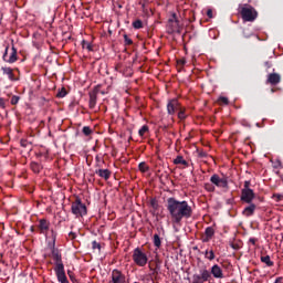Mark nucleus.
Listing matches in <instances>:
<instances>
[{
	"instance_id": "obj_1",
	"label": "nucleus",
	"mask_w": 283,
	"mask_h": 283,
	"mask_svg": "<svg viewBox=\"0 0 283 283\" xmlns=\"http://www.w3.org/2000/svg\"><path fill=\"white\" fill-rule=\"evenodd\" d=\"M166 209L172 224H180L182 220H189L193 216V208L187 200H178L175 197H169L166 200Z\"/></svg>"
},
{
	"instance_id": "obj_2",
	"label": "nucleus",
	"mask_w": 283,
	"mask_h": 283,
	"mask_svg": "<svg viewBox=\"0 0 283 283\" xmlns=\"http://www.w3.org/2000/svg\"><path fill=\"white\" fill-rule=\"evenodd\" d=\"M51 238L52 241L48 243V247L51 251V254L49 256L52 258V260H54L55 266H64L61 251L59 250V248H56V231L51 230Z\"/></svg>"
},
{
	"instance_id": "obj_3",
	"label": "nucleus",
	"mask_w": 283,
	"mask_h": 283,
	"mask_svg": "<svg viewBox=\"0 0 283 283\" xmlns=\"http://www.w3.org/2000/svg\"><path fill=\"white\" fill-rule=\"evenodd\" d=\"M239 12L243 21L253 23L258 19V11L251 4H244L240 7Z\"/></svg>"
},
{
	"instance_id": "obj_4",
	"label": "nucleus",
	"mask_w": 283,
	"mask_h": 283,
	"mask_svg": "<svg viewBox=\"0 0 283 283\" xmlns=\"http://www.w3.org/2000/svg\"><path fill=\"white\" fill-rule=\"evenodd\" d=\"M133 262H135V264L137 266H146L147 262H149V259L147 258V254L145 252H143V250L140 248H136L133 251Z\"/></svg>"
},
{
	"instance_id": "obj_5",
	"label": "nucleus",
	"mask_w": 283,
	"mask_h": 283,
	"mask_svg": "<svg viewBox=\"0 0 283 283\" xmlns=\"http://www.w3.org/2000/svg\"><path fill=\"white\" fill-rule=\"evenodd\" d=\"M8 52H10V55H8ZM2 61H4V63H10V64L17 63V61H19L18 51L14 45H12L10 51V44H7L4 49V53L2 55Z\"/></svg>"
},
{
	"instance_id": "obj_6",
	"label": "nucleus",
	"mask_w": 283,
	"mask_h": 283,
	"mask_svg": "<svg viewBox=\"0 0 283 283\" xmlns=\"http://www.w3.org/2000/svg\"><path fill=\"white\" fill-rule=\"evenodd\" d=\"M210 182L218 189H229V177H220L218 174H213L210 177Z\"/></svg>"
},
{
	"instance_id": "obj_7",
	"label": "nucleus",
	"mask_w": 283,
	"mask_h": 283,
	"mask_svg": "<svg viewBox=\"0 0 283 283\" xmlns=\"http://www.w3.org/2000/svg\"><path fill=\"white\" fill-rule=\"evenodd\" d=\"M211 282V272L207 268L200 269L199 273L192 275L191 283Z\"/></svg>"
},
{
	"instance_id": "obj_8",
	"label": "nucleus",
	"mask_w": 283,
	"mask_h": 283,
	"mask_svg": "<svg viewBox=\"0 0 283 283\" xmlns=\"http://www.w3.org/2000/svg\"><path fill=\"white\" fill-rule=\"evenodd\" d=\"M71 211L74 216H87V207L81 201V199H76L72 203Z\"/></svg>"
},
{
	"instance_id": "obj_9",
	"label": "nucleus",
	"mask_w": 283,
	"mask_h": 283,
	"mask_svg": "<svg viewBox=\"0 0 283 283\" xmlns=\"http://www.w3.org/2000/svg\"><path fill=\"white\" fill-rule=\"evenodd\" d=\"M255 200V192L253 189L241 190V201L251 205Z\"/></svg>"
},
{
	"instance_id": "obj_10",
	"label": "nucleus",
	"mask_w": 283,
	"mask_h": 283,
	"mask_svg": "<svg viewBox=\"0 0 283 283\" xmlns=\"http://www.w3.org/2000/svg\"><path fill=\"white\" fill-rule=\"evenodd\" d=\"M111 279V283H127V276L116 269L112 271Z\"/></svg>"
},
{
	"instance_id": "obj_11",
	"label": "nucleus",
	"mask_w": 283,
	"mask_h": 283,
	"mask_svg": "<svg viewBox=\"0 0 283 283\" xmlns=\"http://www.w3.org/2000/svg\"><path fill=\"white\" fill-rule=\"evenodd\" d=\"M36 230L41 235H46L50 231V221H48V219H40L38 221Z\"/></svg>"
},
{
	"instance_id": "obj_12",
	"label": "nucleus",
	"mask_w": 283,
	"mask_h": 283,
	"mask_svg": "<svg viewBox=\"0 0 283 283\" xmlns=\"http://www.w3.org/2000/svg\"><path fill=\"white\" fill-rule=\"evenodd\" d=\"M178 109H180V102H178V98L169 99L167 103V112L169 116H174Z\"/></svg>"
},
{
	"instance_id": "obj_13",
	"label": "nucleus",
	"mask_w": 283,
	"mask_h": 283,
	"mask_svg": "<svg viewBox=\"0 0 283 283\" xmlns=\"http://www.w3.org/2000/svg\"><path fill=\"white\" fill-rule=\"evenodd\" d=\"M54 271L60 283H70L67 275H65V265L55 266Z\"/></svg>"
},
{
	"instance_id": "obj_14",
	"label": "nucleus",
	"mask_w": 283,
	"mask_h": 283,
	"mask_svg": "<svg viewBox=\"0 0 283 283\" xmlns=\"http://www.w3.org/2000/svg\"><path fill=\"white\" fill-rule=\"evenodd\" d=\"M210 275H213L217 280H222L224 277V274L222 273V268L220 265L214 264L211 268V271H209Z\"/></svg>"
},
{
	"instance_id": "obj_15",
	"label": "nucleus",
	"mask_w": 283,
	"mask_h": 283,
	"mask_svg": "<svg viewBox=\"0 0 283 283\" xmlns=\"http://www.w3.org/2000/svg\"><path fill=\"white\" fill-rule=\"evenodd\" d=\"M282 81V76L279 73H270L268 75L266 83H270V85H277Z\"/></svg>"
},
{
	"instance_id": "obj_16",
	"label": "nucleus",
	"mask_w": 283,
	"mask_h": 283,
	"mask_svg": "<svg viewBox=\"0 0 283 283\" xmlns=\"http://www.w3.org/2000/svg\"><path fill=\"white\" fill-rule=\"evenodd\" d=\"M216 235V230L212 227H208L205 230V235L202 237V242H211V239Z\"/></svg>"
},
{
	"instance_id": "obj_17",
	"label": "nucleus",
	"mask_w": 283,
	"mask_h": 283,
	"mask_svg": "<svg viewBox=\"0 0 283 283\" xmlns=\"http://www.w3.org/2000/svg\"><path fill=\"white\" fill-rule=\"evenodd\" d=\"M1 72L8 76L9 81H18V78L14 76V71L12 70V67L2 66Z\"/></svg>"
},
{
	"instance_id": "obj_18",
	"label": "nucleus",
	"mask_w": 283,
	"mask_h": 283,
	"mask_svg": "<svg viewBox=\"0 0 283 283\" xmlns=\"http://www.w3.org/2000/svg\"><path fill=\"white\" fill-rule=\"evenodd\" d=\"M256 206L255 203H250L248 207H245L242 211V216L245 218H251L255 213Z\"/></svg>"
},
{
	"instance_id": "obj_19",
	"label": "nucleus",
	"mask_w": 283,
	"mask_h": 283,
	"mask_svg": "<svg viewBox=\"0 0 283 283\" xmlns=\"http://www.w3.org/2000/svg\"><path fill=\"white\" fill-rule=\"evenodd\" d=\"M95 174L96 176H99V178H103L104 180L112 178V171L109 169H96Z\"/></svg>"
},
{
	"instance_id": "obj_20",
	"label": "nucleus",
	"mask_w": 283,
	"mask_h": 283,
	"mask_svg": "<svg viewBox=\"0 0 283 283\" xmlns=\"http://www.w3.org/2000/svg\"><path fill=\"white\" fill-rule=\"evenodd\" d=\"M88 96H90L88 107L90 109H94V107H96V101H98V96L92 93H88Z\"/></svg>"
},
{
	"instance_id": "obj_21",
	"label": "nucleus",
	"mask_w": 283,
	"mask_h": 283,
	"mask_svg": "<svg viewBox=\"0 0 283 283\" xmlns=\"http://www.w3.org/2000/svg\"><path fill=\"white\" fill-rule=\"evenodd\" d=\"M174 165H184V167H189V163L185 160L182 156H177V158L174 159Z\"/></svg>"
},
{
	"instance_id": "obj_22",
	"label": "nucleus",
	"mask_w": 283,
	"mask_h": 283,
	"mask_svg": "<svg viewBox=\"0 0 283 283\" xmlns=\"http://www.w3.org/2000/svg\"><path fill=\"white\" fill-rule=\"evenodd\" d=\"M203 255L206 260H209L210 262H212V260H216V252H213V250H206L203 252Z\"/></svg>"
},
{
	"instance_id": "obj_23",
	"label": "nucleus",
	"mask_w": 283,
	"mask_h": 283,
	"mask_svg": "<svg viewBox=\"0 0 283 283\" xmlns=\"http://www.w3.org/2000/svg\"><path fill=\"white\" fill-rule=\"evenodd\" d=\"M261 262L265 264L266 266H275V263L271 261L270 255L261 256Z\"/></svg>"
},
{
	"instance_id": "obj_24",
	"label": "nucleus",
	"mask_w": 283,
	"mask_h": 283,
	"mask_svg": "<svg viewBox=\"0 0 283 283\" xmlns=\"http://www.w3.org/2000/svg\"><path fill=\"white\" fill-rule=\"evenodd\" d=\"M153 242H154V247H156V249H160V247H163V241L160 240V235H158V234H154Z\"/></svg>"
},
{
	"instance_id": "obj_25",
	"label": "nucleus",
	"mask_w": 283,
	"mask_h": 283,
	"mask_svg": "<svg viewBox=\"0 0 283 283\" xmlns=\"http://www.w3.org/2000/svg\"><path fill=\"white\" fill-rule=\"evenodd\" d=\"M138 169L139 171H142V174H147V171H149V166L147 165V163L142 161L138 165Z\"/></svg>"
},
{
	"instance_id": "obj_26",
	"label": "nucleus",
	"mask_w": 283,
	"mask_h": 283,
	"mask_svg": "<svg viewBox=\"0 0 283 283\" xmlns=\"http://www.w3.org/2000/svg\"><path fill=\"white\" fill-rule=\"evenodd\" d=\"M177 112H178V118H180V120H185V118H187V114L185 113L186 112L185 107L179 106Z\"/></svg>"
},
{
	"instance_id": "obj_27",
	"label": "nucleus",
	"mask_w": 283,
	"mask_h": 283,
	"mask_svg": "<svg viewBox=\"0 0 283 283\" xmlns=\"http://www.w3.org/2000/svg\"><path fill=\"white\" fill-rule=\"evenodd\" d=\"M149 205L154 211H158V209H160V205H158V199L156 198L150 199Z\"/></svg>"
},
{
	"instance_id": "obj_28",
	"label": "nucleus",
	"mask_w": 283,
	"mask_h": 283,
	"mask_svg": "<svg viewBox=\"0 0 283 283\" xmlns=\"http://www.w3.org/2000/svg\"><path fill=\"white\" fill-rule=\"evenodd\" d=\"M203 187L206 191H209V193H213V191H216V186L211 181L210 184L209 182L205 184Z\"/></svg>"
},
{
	"instance_id": "obj_29",
	"label": "nucleus",
	"mask_w": 283,
	"mask_h": 283,
	"mask_svg": "<svg viewBox=\"0 0 283 283\" xmlns=\"http://www.w3.org/2000/svg\"><path fill=\"white\" fill-rule=\"evenodd\" d=\"M67 96V90L65 87H62L57 93H56V98H65Z\"/></svg>"
},
{
	"instance_id": "obj_30",
	"label": "nucleus",
	"mask_w": 283,
	"mask_h": 283,
	"mask_svg": "<svg viewBox=\"0 0 283 283\" xmlns=\"http://www.w3.org/2000/svg\"><path fill=\"white\" fill-rule=\"evenodd\" d=\"M82 48L88 50V52H92L94 50V46H92V43H90L85 40L82 41Z\"/></svg>"
},
{
	"instance_id": "obj_31",
	"label": "nucleus",
	"mask_w": 283,
	"mask_h": 283,
	"mask_svg": "<svg viewBox=\"0 0 283 283\" xmlns=\"http://www.w3.org/2000/svg\"><path fill=\"white\" fill-rule=\"evenodd\" d=\"M31 169L32 171H34V174H39L41 171V167L39 166L38 163H34V161L31 163Z\"/></svg>"
},
{
	"instance_id": "obj_32",
	"label": "nucleus",
	"mask_w": 283,
	"mask_h": 283,
	"mask_svg": "<svg viewBox=\"0 0 283 283\" xmlns=\"http://www.w3.org/2000/svg\"><path fill=\"white\" fill-rule=\"evenodd\" d=\"M133 28H134L135 30H140V28H143V20H135V21L133 22Z\"/></svg>"
},
{
	"instance_id": "obj_33",
	"label": "nucleus",
	"mask_w": 283,
	"mask_h": 283,
	"mask_svg": "<svg viewBox=\"0 0 283 283\" xmlns=\"http://www.w3.org/2000/svg\"><path fill=\"white\" fill-rule=\"evenodd\" d=\"M218 103H219V105H229V98L224 97V96H220L218 98Z\"/></svg>"
},
{
	"instance_id": "obj_34",
	"label": "nucleus",
	"mask_w": 283,
	"mask_h": 283,
	"mask_svg": "<svg viewBox=\"0 0 283 283\" xmlns=\"http://www.w3.org/2000/svg\"><path fill=\"white\" fill-rule=\"evenodd\" d=\"M244 39H251L253 36V32L250 29H243Z\"/></svg>"
},
{
	"instance_id": "obj_35",
	"label": "nucleus",
	"mask_w": 283,
	"mask_h": 283,
	"mask_svg": "<svg viewBox=\"0 0 283 283\" xmlns=\"http://www.w3.org/2000/svg\"><path fill=\"white\" fill-rule=\"evenodd\" d=\"M124 43L125 45H133L134 41L127 34H124Z\"/></svg>"
},
{
	"instance_id": "obj_36",
	"label": "nucleus",
	"mask_w": 283,
	"mask_h": 283,
	"mask_svg": "<svg viewBox=\"0 0 283 283\" xmlns=\"http://www.w3.org/2000/svg\"><path fill=\"white\" fill-rule=\"evenodd\" d=\"M146 132H149V126H147V125H144L140 129H139V132H138V134H139V136H145V133Z\"/></svg>"
},
{
	"instance_id": "obj_37",
	"label": "nucleus",
	"mask_w": 283,
	"mask_h": 283,
	"mask_svg": "<svg viewBox=\"0 0 283 283\" xmlns=\"http://www.w3.org/2000/svg\"><path fill=\"white\" fill-rule=\"evenodd\" d=\"M90 94H94V96H98L101 94V85H97L90 92Z\"/></svg>"
},
{
	"instance_id": "obj_38",
	"label": "nucleus",
	"mask_w": 283,
	"mask_h": 283,
	"mask_svg": "<svg viewBox=\"0 0 283 283\" xmlns=\"http://www.w3.org/2000/svg\"><path fill=\"white\" fill-rule=\"evenodd\" d=\"M82 132L84 136H90L92 134V128H90V126H84Z\"/></svg>"
},
{
	"instance_id": "obj_39",
	"label": "nucleus",
	"mask_w": 283,
	"mask_h": 283,
	"mask_svg": "<svg viewBox=\"0 0 283 283\" xmlns=\"http://www.w3.org/2000/svg\"><path fill=\"white\" fill-rule=\"evenodd\" d=\"M20 99H21V97L13 95L11 97V105H18Z\"/></svg>"
},
{
	"instance_id": "obj_40",
	"label": "nucleus",
	"mask_w": 283,
	"mask_h": 283,
	"mask_svg": "<svg viewBox=\"0 0 283 283\" xmlns=\"http://www.w3.org/2000/svg\"><path fill=\"white\" fill-rule=\"evenodd\" d=\"M272 198H273L276 202H282V200H283V195L274 193V195L272 196Z\"/></svg>"
},
{
	"instance_id": "obj_41",
	"label": "nucleus",
	"mask_w": 283,
	"mask_h": 283,
	"mask_svg": "<svg viewBox=\"0 0 283 283\" xmlns=\"http://www.w3.org/2000/svg\"><path fill=\"white\" fill-rule=\"evenodd\" d=\"M69 277H70L71 282H73V283H81V282H78L76 276H74V273H72L71 271H69Z\"/></svg>"
},
{
	"instance_id": "obj_42",
	"label": "nucleus",
	"mask_w": 283,
	"mask_h": 283,
	"mask_svg": "<svg viewBox=\"0 0 283 283\" xmlns=\"http://www.w3.org/2000/svg\"><path fill=\"white\" fill-rule=\"evenodd\" d=\"M248 189H251V181L245 180L243 185L242 191H247Z\"/></svg>"
},
{
	"instance_id": "obj_43",
	"label": "nucleus",
	"mask_w": 283,
	"mask_h": 283,
	"mask_svg": "<svg viewBox=\"0 0 283 283\" xmlns=\"http://www.w3.org/2000/svg\"><path fill=\"white\" fill-rule=\"evenodd\" d=\"M92 249L93 250H98V251H101V243H98V242H96V241H93L92 242Z\"/></svg>"
},
{
	"instance_id": "obj_44",
	"label": "nucleus",
	"mask_w": 283,
	"mask_h": 283,
	"mask_svg": "<svg viewBox=\"0 0 283 283\" xmlns=\"http://www.w3.org/2000/svg\"><path fill=\"white\" fill-rule=\"evenodd\" d=\"M6 98H3V97H0V107H1V109H6Z\"/></svg>"
},
{
	"instance_id": "obj_45",
	"label": "nucleus",
	"mask_w": 283,
	"mask_h": 283,
	"mask_svg": "<svg viewBox=\"0 0 283 283\" xmlns=\"http://www.w3.org/2000/svg\"><path fill=\"white\" fill-rule=\"evenodd\" d=\"M207 17H208L209 19H213V10L208 9V11H207Z\"/></svg>"
},
{
	"instance_id": "obj_46",
	"label": "nucleus",
	"mask_w": 283,
	"mask_h": 283,
	"mask_svg": "<svg viewBox=\"0 0 283 283\" xmlns=\"http://www.w3.org/2000/svg\"><path fill=\"white\" fill-rule=\"evenodd\" d=\"M169 23H178V19H176V13L172 14V19H169Z\"/></svg>"
},
{
	"instance_id": "obj_47",
	"label": "nucleus",
	"mask_w": 283,
	"mask_h": 283,
	"mask_svg": "<svg viewBox=\"0 0 283 283\" xmlns=\"http://www.w3.org/2000/svg\"><path fill=\"white\" fill-rule=\"evenodd\" d=\"M69 238L70 240H76V232H70Z\"/></svg>"
},
{
	"instance_id": "obj_48",
	"label": "nucleus",
	"mask_w": 283,
	"mask_h": 283,
	"mask_svg": "<svg viewBox=\"0 0 283 283\" xmlns=\"http://www.w3.org/2000/svg\"><path fill=\"white\" fill-rule=\"evenodd\" d=\"M264 66L266 67V70H271V67H273V64H271V62H264Z\"/></svg>"
},
{
	"instance_id": "obj_49",
	"label": "nucleus",
	"mask_w": 283,
	"mask_h": 283,
	"mask_svg": "<svg viewBox=\"0 0 283 283\" xmlns=\"http://www.w3.org/2000/svg\"><path fill=\"white\" fill-rule=\"evenodd\" d=\"M249 242H250L251 244H253V247H255V244H256V242H258V239H255V238H250V239H249Z\"/></svg>"
},
{
	"instance_id": "obj_50",
	"label": "nucleus",
	"mask_w": 283,
	"mask_h": 283,
	"mask_svg": "<svg viewBox=\"0 0 283 283\" xmlns=\"http://www.w3.org/2000/svg\"><path fill=\"white\" fill-rule=\"evenodd\" d=\"M280 167H282V161L277 160L276 164H275V166H274V168L277 169V168H280Z\"/></svg>"
},
{
	"instance_id": "obj_51",
	"label": "nucleus",
	"mask_w": 283,
	"mask_h": 283,
	"mask_svg": "<svg viewBox=\"0 0 283 283\" xmlns=\"http://www.w3.org/2000/svg\"><path fill=\"white\" fill-rule=\"evenodd\" d=\"M206 157H207V153L205 151L199 153V158H206Z\"/></svg>"
},
{
	"instance_id": "obj_52",
	"label": "nucleus",
	"mask_w": 283,
	"mask_h": 283,
	"mask_svg": "<svg viewBox=\"0 0 283 283\" xmlns=\"http://www.w3.org/2000/svg\"><path fill=\"white\" fill-rule=\"evenodd\" d=\"M30 231L34 233L36 231V228L34 226H31Z\"/></svg>"
},
{
	"instance_id": "obj_53",
	"label": "nucleus",
	"mask_w": 283,
	"mask_h": 283,
	"mask_svg": "<svg viewBox=\"0 0 283 283\" xmlns=\"http://www.w3.org/2000/svg\"><path fill=\"white\" fill-rule=\"evenodd\" d=\"M99 94H102L103 96H105V91H99Z\"/></svg>"
},
{
	"instance_id": "obj_54",
	"label": "nucleus",
	"mask_w": 283,
	"mask_h": 283,
	"mask_svg": "<svg viewBox=\"0 0 283 283\" xmlns=\"http://www.w3.org/2000/svg\"><path fill=\"white\" fill-rule=\"evenodd\" d=\"M271 92L273 93V92H275V90H274V88H272V90H271Z\"/></svg>"
},
{
	"instance_id": "obj_55",
	"label": "nucleus",
	"mask_w": 283,
	"mask_h": 283,
	"mask_svg": "<svg viewBox=\"0 0 283 283\" xmlns=\"http://www.w3.org/2000/svg\"><path fill=\"white\" fill-rule=\"evenodd\" d=\"M182 65H185V61H181Z\"/></svg>"
}]
</instances>
